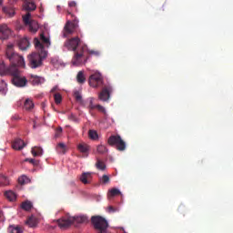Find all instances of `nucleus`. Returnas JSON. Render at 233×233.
Masks as SVG:
<instances>
[{
    "label": "nucleus",
    "instance_id": "nucleus-11",
    "mask_svg": "<svg viewBox=\"0 0 233 233\" xmlns=\"http://www.w3.org/2000/svg\"><path fill=\"white\" fill-rule=\"evenodd\" d=\"M12 35V29L8 27V25L2 24L0 25V39L5 41L8 39Z\"/></svg>",
    "mask_w": 233,
    "mask_h": 233
},
{
    "label": "nucleus",
    "instance_id": "nucleus-36",
    "mask_svg": "<svg viewBox=\"0 0 233 233\" xmlns=\"http://www.w3.org/2000/svg\"><path fill=\"white\" fill-rule=\"evenodd\" d=\"M88 136L89 138H91L93 141H96V139H99V135H97V131L96 130H89Z\"/></svg>",
    "mask_w": 233,
    "mask_h": 233
},
{
    "label": "nucleus",
    "instance_id": "nucleus-23",
    "mask_svg": "<svg viewBox=\"0 0 233 233\" xmlns=\"http://www.w3.org/2000/svg\"><path fill=\"white\" fill-rule=\"evenodd\" d=\"M8 233H23V228L21 226L10 225L7 228Z\"/></svg>",
    "mask_w": 233,
    "mask_h": 233
},
{
    "label": "nucleus",
    "instance_id": "nucleus-40",
    "mask_svg": "<svg viewBox=\"0 0 233 233\" xmlns=\"http://www.w3.org/2000/svg\"><path fill=\"white\" fill-rule=\"evenodd\" d=\"M26 225H28V227L31 228H34L35 227H37V222L34 219V218H30L26 221Z\"/></svg>",
    "mask_w": 233,
    "mask_h": 233
},
{
    "label": "nucleus",
    "instance_id": "nucleus-7",
    "mask_svg": "<svg viewBox=\"0 0 233 233\" xmlns=\"http://www.w3.org/2000/svg\"><path fill=\"white\" fill-rule=\"evenodd\" d=\"M91 223L96 230H99V232H104L108 228V222L101 216L92 217Z\"/></svg>",
    "mask_w": 233,
    "mask_h": 233
},
{
    "label": "nucleus",
    "instance_id": "nucleus-45",
    "mask_svg": "<svg viewBox=\"0 0 233 233\" xmlns=\"http://www.w3.org/2000/svg\"><path fill=\"white\" fill-rule=\"evenodd\" d=\"M96 108H97V110L99 112H102V114H106V109H105V107L101 105H96Z\"/></svg>",
    "mask_w": 233,
    "mask_h": 233
},
{
    "label": "nucleus",
    "instance_id": "nucleus-22",
    "mask_svg": "<svg viewBox=\"0 0 233 233\" xmlns=\"http://www.w3.org/2000/svg\"><path fill=\"white\" fill-rule=\"evenodd\" d=\"M87 54L88 56L85 60V63H86V60L90 59V57H99V56H101V51L96 49H88Z\"/></svg>",
    "mask_w": 233,
    "mask_h": 233
},
{
    "label": "nucleus",
    "instance_id": "nucleus-4",
    "mask_svg": "<svg viewBox=\"0 0 233 233\" xmlns=\"http://www.w3.org/2000/svg\"><path fill=\"white\" fill-rule=\"evenodd\" d=\"M67 15H70L71 19L73 20H67L64 29H63V36L68 37V35H72L74 32H76V28H79V20L76 16V15L71 14L70 11H67Z\"/></svg>",
    "mask_w": 233,
    "mask_h": 233
},
{
    "label": "nucleus",
    "instance_id": "nucleus-20",
    "mask_svg": "<svg viewBox=\"0 0 233 233\" xmlns=\"http://www.w3.org/2000/svg\"><path fill=\"white\" fill-rule=\"evenodd\" d=\"M74 97H75L76 101L77 103H79V105H81V106H86V102H85V100H83V96L81 95V92L75 91L74 92Z\"/></svg>",
    "mask_w": 233,
    "mask_h": 233
},
{
    "label": "nucleus",
    "instance_id": "nucleus-47",
    "mask_svg": "<svg viewBox=\"0 0 233 233\" xmlns=\"http://www.w3.org/2000/svg\"><path fill=\"white\" fill-rule=\"evenodd\" d=\"M116 210L117 209L112 206L107 207V212H109V214H112V212H116Z\"/></svg>",
    "mask_w": 233,
    "mask_h": 233
},
{
    "label": "nucleus",
    "instance_id": "nucleus-15",
    "mask_svg": "<svg viewBox=\"0 0 233 233\" xmlns=\"http://www.w3.org/2000/svg\"><path fill=\"white\" fill-rule=\"evenodd\" d=\"M24 147H26V143L21 138H16L12 144L14 150H23Z\"/></svg>",
    "mask_w": 233,
    "mask_h": 233
},
{
    "label": "nucleus",
    "instance_id": "nucleus-37",
    "mask_svg": "<svg viewBox=\"0 0 233 233\" xmlns=\"http://www.w3.org/2000/svg\"><path fill=\"white\" fill-rule=\"evenodd\" d=\"M30 17H32V14L30 12H27L24 16H23V21L25 25V26L29 24L32 23V20H30Z\"/></svg>",
    "mask_w": 233,
    "mask_h": 233
},
{
    "label": "nucleus",
    "instance_id": "nucleus-28",
    "mask_svg": "<svg viewBox=\"0 0 233 233\" xmlns=\"http://www.w3.org/2000/svg\"><path fill=\"white\" fill-rule=\"evenodd\" d=\"M96 167L97 170H102V171L106 170V164H105V162H103L99 158L96 159Z\"/></svg>",
    "mask_w": 233,
    "mask_h": 233
},
{
    "label": "nucleus",
    "instance_id": "nucleus-3",
    "mask_svg": "<svg viewBox=\"0 0 233 233\" xmlns=\"http://www.w3.org/2000/svg\"><path fill=\"white\" fill-rule=\"evenodd\" d=\"M5 56L11 63L10 66H15V68H17V66H20V68H25V66H26V63H25V57L14 51L13 44L7 45Z\"/></svg>",
    "mask_w": 233,
    "mask_h": 233
},
{
    "label": "nucleus",
    "instance_id": "nucleus-21",
    "mask_svg": "<svg viewBox=\"0 0 233 233\" xmlns=\"http://www.w3.org/2000/svg\"><path fill=\"white\" fill-rule=\"evenodd\" d=\"M26 26H29V32H32V34H35L39 30V24L35 20H32Z\"/></svg>",
    "mask_w": 233,
    "mask_h": 233
},
{
    "label": "nucleus",
    "instance_id": "nucleus-13",
    "mask_svg": "<svg viewBox=\"0 0 233 233\" xmlns=\"http://www.w3.org/2000/svg\"><path fill=\"white\" fill-rule=\"evenodd\" d=\"M23 8L25 10V12H34L37 8V5H35V3L32 0H23Z\"/></svg>",
    "mask_w": 233,
    "mask_h": 233
},
{
    "label": "nucleus",
    "instance_id": "nucleus-18",
    "mask_svg": "<svg viewBox=\"0 0 233 233\" xmlns=\"http://www.w3.org/2000/svg\"><path fill=\"white\" fill-rule=\"evenodd\" d=\"M45 79L43 77L37 76L35 75H31L29 77V83H31L34 86L41 85V83H43Z\"/></svg>",
    "mask_w": 233,
    "mask_h": 233
},
{
    "label": "nucleus",
    "instance_id": "nucleus-33",
    "mask_svg": "<svg viewBox=\"0 0 233 233\" xmlns=\"http://www.w3.org/2000/svg\"><path fill=\"white\" fill-rule=\"evenodd\" d=\"M50 63L56 68H59L61 66V60L59 57H52Z\"/></svg>",
    "mask_w": 233,
    "mask_h": 233
},
{
    "label": "nucleus",
    "instance_id": "nucleus-9",
    "mask_svg": "<svg viewBox=\"0 0 233 233\" xmlns=\"http://www.w3.org/2000/svg\"><path fill=\"white\" fill-rule=\"evenodd\" d=\"M112 86H104L102 91L98 94V99L104 102L108 101V99H110V95L112 94Z\"/></svg>",
    "mask_w": 233,
    "mask_h": 233
},
{
    "label": "nucleus",
    "instance_id": "nucleus-48",
    "mask_svg": "<svg viewBox=\"0 0 233 233\" xmlns=\"http://www.w3.org/2000/svg\"><path fill=\"white\" fill-rule=\"evenodd\" d=\"M68 6H70V8H76L77 6V4L72 1L68 3Z\"/></svg>",
    "mask_w": 233,
    "mask_h": 233
},
{
    "label": "nucleus",
    "instance_id": "nucleus-43",
    "mask_svg": "<svg viewBox=\"0 0 233 233\" xmlns=\"http://www.w3.org/2000/svg\"><path fill=\"white\" fill-rule=\"evenodd\" d=\"M28 178L26 177V176H22V177H20L19 178H18V183L20 184V185H25V183H26V180H27Z\"/></svg>",
    "mask_w": 233,
    "mask_h": 233
},
{
    "label": "nucleus",
    "instance_id": "nucleus-10",
    "mask_svg": "<svg viewBox=\"0 0 233 233\" xmlns=\"http://www.w3.org/2000/svg\"><path fill=\"white\" fill-rule=\"evenodd\" d=\"M72 217H63L60 219L57 220V225L59 228L62 230H66V228H70L72 227Z\"/></svg>",
    "mask_w": 233,
    "mask_h": 233
},
{
    "label": "nucleus",
    "instance_id": "nucleus-50",
    "mask_svg": "<svg viewBox=\"0 0 233 233\" xmlns=\"http://www.w3.org/2000/svg\"><path fill=\"white\" fill-rule=\"evenodd\" d=\"M12 119H13V121H17V119H19V116H17V115L13 116Z\"/></svg>",
    "mask_w": 233,
    "mask_h": 233
},
{
    "label": "nucleus",
    "instance_id": "nucleus-14",
    "mask_svg": "<svg viewBox=\"0 0 233 233\" xmlns=\"http://www.w3.org/2000/svg\"><path fill=\"white\" fill-rule=\"evenodd\" d=\"M79 179L83 185H90L92 183V173L84 172L81 174Z\"/></svg>",
    "mask_w": 233,
    "mask_h": 233
},
{
    "label": "nucleus",
    "instance_id": "nucleus-39",
    "mask_svg": "<svg viewBox=\"0 0 233 233\" xmlns=\"http://www.w3.org/2000/svg\"><path fill=\"white\" fill-rule=\"evenodd\" d=\"M0 94H6V82L0 80Z\"/></svg>",
    "mask_w": 233,
    "mask_h": 233
},
{
    "label": "nucleus",
    "instance_id": "nucleus-41",
    "mask_svg": "<svg viewBox=\"0 0 233 233\" xmlns=\"http://www.w3.org/2000/svg\"><path fill=\"white\" fill-rule=\"evenodd\" d=\"M54 97H55V103L56 105H60L61 101H63V96H61V94L59 93L55 94Z\"/></svg>",
    "mask_w": 233,
    "mask_h": 233
},
{
    "label": "nucleus",
    "instance_id": "nucleus-38",
    "mask_svg": "<svg viewBox=\"0 0 233 233\" xmlns=\"http://www.w3.org/2000/svg\"><path fill=\"white\" fill-rule=\"evenodd\" d=\"M96 151L98 154H106V152H108V148H106L105 146L103 145H99L96 147Z\"/></svg>",
    "mask_w": 233,
    "mask_h": 233
},
{
    "label": "nucleus",
    "instance_id": "nucleus-35",
    "mask_svg": "<svg viewBox=\"0 0 233 233\" xmlns=\"http://www.w3.org/2000/svg\"><path fill=\"white\" fill-rule=\"evenodd\" d=\"M32 207H33L32 202H30L28 200L23 202L21 205V208H23V210H26V211L32 210Z\"/></svg>",
    "mask_w": 233,
    "mask_h": 233
},
{
    "label": "nucleus",
    "instance_id": "nucleus-8",
    "mask_svg": "<svg viewBox=\"0 0 233 233\" xmlns=\"http://www.w3.org/2000/svg\"><path fill=\"white\" fill-rule=\"evenodd\" d=\"M103 76L100 73H95L89 76V85L93 88L103 86Z\"/></svg>",
    "mask_w": 233,
    "mask_h": 233
},
{
    "label": "nucleus",
    "instance_id": "nucleus-24",
    "mask_svg": "<svg viewBox=\"0 0 233 233\" xmlns=\"http://www.w3.org/2000/svg\"><path fill=\"white\" fill-rule=\"evenodd\" d=\"M56 150L58 152V154H66V150H68V147H66V145L63 142H60L56 145Z\"/></svg>",
    "mask_w": 233,
    "mask_h": 233
},
{
    "label": "nucleus",
    "instance_id": "nucleus-19",
    "mask_svg": "<svg viewBox=\"0 0 233 233\" xmlns=\"http://www.w3.org/2000/svg\"><path fill=\"white\" fill-rule=\"evenodd\" d=\"M18 46H19L20 50H26V48H28V46H30V41H28V38H26V37L21 38L18 41Z\"/></svg>",
    "mask_w": 233,
    "mask_h": 233
},
{
    "label": "nucleus",
    "instance_id": "nucleus-51",
    "mask_svg": "<svg viewBox=\"0 0 233 233\" xmlns=\"http://www.w3.org/2000/svg\"><path fill=\"white\" fill-rule=\"evenodd\" d=\"M3 5V0H0V5Z\"/></svg>",
    "mask_w": 233,
    "mask_h": 233
},
{
    "label": "nucleus",
    "instance_id": "nucleus-1",
    "mask_svg": "<svg viewBox=\"0 0 233 233\" xmlns=\"http://www.w3.org/2000/svg\"><path fill=\"white\" fill-rule=\"evenodd\" d=\"M34 45L38 52L28 56L29 66L30 68H39L43 65V61L48 57V51L43 48V44L37 37L34 39Z\"/></svg>",
    "mask_w": 233,
    "mask_h": 233
},
{
    "label": "nucleus",
    "instance_id": "nucleus-44",
    "mask_svg": "<svg viewBox=\"0 0 233 233\" xmlns=\"http://www.w3.org/2000/svg\"><path fill=\"white\" fill-rule=\"evenodd\" d=\"M61 134H63V128L62 127L56 128L55 133V137H60Z\"/></svg>",
    "mask_w": 233,
    "mask_h": 233
},
{
    "label": "nucleus",
    "instance_id": "nucleus-26",
    "mask_svg": "<svg viewBox=\"0 0 233 233\" xmlns=\"http://www.w3.org/2000/svg\"><path fill=\"white\" fill-rule=\"evenodd\" d=\"M34 101L30 98L25 99L24 103V108L27 111L33 110L34 108Z\"/></svg>",
    "mask_w": 233,
    "mask_h": 233
},
{
    "label": "nucleus",
    "instance_id": "nucleus-49",
    "mask_svg": "<svg viewBox=\"0 0 233 233\" xmlns=\"http://www.w3.org/2000/svg\"><path fill=\"white\" fill-rule=\"evenodd\" d=\"M25 161H28L29 163L33 164L35 163V160L33 158H26Z\"/></svg>",
    "mask_w": 233,
    "mask_h": 233
},
{
    "label": "nucleus",
    "instance_id": "nucleus-6",
    "mask_svg": "<svg viewBox=\"0 0 233 233\" xmlns=\"http://www.w3.org/2000/svg\"><path fill=\"white\" fill-rule=\"evenodd\" d=\"M107 144L110 147H116V150H119V152H123L127 148V144L123 139H121V136L119 135H113L109 137Z\"/></svg>",
    "mask_w": 233,
    "mask_h": 233
},
{
    "label": "nucleus",
    "instance_id": "nucleus-5",
    "mask_svg": "<svg viewBox=\"0 0 233 233\" xmlns=\"http://www.w3.org/2000/svg\"><path fill=\"white\" fill-rule=\"evenodd\" d=\"M12 76V84L15 86H17V88H24V86H26L28 85V79L26 76H23V73L19 71L17 67H15L13 69V72L10 75Z\"/></svg>",
    "mask_w": 233,
    "mask_h": 233
},
{
    "label": "nucleus",
    "instance_id": "nucleus-31",
    "mask_svg": "<svg viewBox=\"0 0 233 233\" xmlns=\"http://www.w3.org/2000/svg\"><path fill=\"white\" fill-rule=\"evenodd\" d=\"M5 196L9 201H15V199H17V195H15L14 191H6Z\"/></svg>",
    "mask_w": 233,
    "mask_h": 233
},
{
    "label": "nucleus",
    "instance_id": "nucleus-2",
    "mask_svg": "<svg viewBox=\"0 0 233 233\" xmlns=\"http://www.w3.org/2000/svg\"><path fill=\"white\" fill-rule=\"evenodd\" d=\"M79 43H81V39L77 36L68 39L65 42L64 46L67 48V50H72L75 52L74 56V65H81V57H83V54L85 52V48L81 47L77 50V46H79Z\"/></svg>",
    "mask_w": 233,
    "mask_h": 233
},
{
    "label": "nucleus",
    "instance_id": "nucleus-17",
    "mask_svg": "<svg viewBox=\"0 0 233 233\" xmlns=\"http://www.w3.org/2000/svg\"><path fill=\"white\" fill-rule=\"evenodd\" d=\"M73 225H81L82 223H86L88 221V218H86V216H76V217H71Z\"/></svg>",
    "mask_w": 233,
    "mask_h": 233
},
{
    "label": "nucleus",
    "instance_id": "nucleus-25",
    "mask_svg": "<svg viewBox=\"0 0 233 233\" xmlns=\"http://www.w3.org/2000/svg\"><path fill=\"white\" fill-rule=\"evenodd\" d=\"M77 149L79 150V152H81V154H88V151L90 150V146L85 143L78 144Z\"/></svg>",
    "mask_w": 233,
    "mask_h": 233
},
{
    "label": "nucleus",
    "instance_id": "nucleus-12",
    "mask_svg": "<svg viewBox=\"0 0 233 233\" xmlns=\"http://www.w3.org/2000/svg\"><path fill=\"white\" fill-rule=\"evenodd\" d=\"M15 66H6L4 61L0 62V76H11Z\"/></svg>",
    "mask_w": 233,
    "mask_h": 233
},
{
    "label": "nucleus",
    "instance_id": "nucleus-27",
    "mask_svg": "<svg viewBox=\"0 0 233 233\" xmlns=\"http://www.w3.org/2000/svg\"><path fill=\"white\" fill-rule=\"evenodd\" d=\"M3 12L8 16V17H14L15 15V10L12 7H3Z\"/></svg>",
    "mask_w": 233,
    "mask_h": 233
},
{
    "label": "nucleus",
    "instance_id": "nucleus-46",
    "mask_svg": "<svg viewBox=\"0 0 233 233\" xmlns=\"http://www.w3.org/2000/svg\"><path fill=\"white\" fill-rule=\"evenodd\" d=\"M96 105H94V98L89 99V108L90 110H94L96 108Z\"/></svg>",
    "mask_w": 233,
    "mask_h": 233
},
{
    "label": "nucleus",
    "instance_id": "nucleus-16",
    "mask_svg": "<svg viewBox=\"0 0 233 233\" xmlns=\"http://www.w3.org/2000/svg\"><path fill=\"white\" fill-rule=\"evenodd\" d=\"M41 43V45H43V48H50V36L49 35H46L45 33H41L40 34V39H38Z\"/></svg>",
    "mask_w": 233,
    "mask_h": 233
},
{
    "label": "nucleus",
    "instance_id": "nucleus-34",
    "mask_svg": "<svg viewBox=\"0 0 233 233\" xmlns=\"http://www.w3.org/2000/svg\"><path fill=\"white\" fill-rule=\"evenodd\" d=\"M76 81L80 84L85 83L86 81V78L85 77V73L83 71H79L77 76H76Z\"/></svg>",
    "mask_w": 233,
    "mask_h": 233
},
{
    "label": "nucleus",
    "instance_id": "nucleus-32",
    "mask_svg": "<svg viewBox=\"0 0 233 233\" xmlns=\"http://www.w3.org/2000/svg\"><path fill=\"white\" fill-rule=\"evenodd\" d=\"M0 185L1 187H7L10 185V180L5 175H0Z\"/></svg>",
    "mask_w": 233,
    "mask_h": 233
},
{
    "label": "nucleus",
    "instance_id": "nucleus-42",
    "mask_svg": "<svg viewBox=\"0 0 233 233\" xmlns=\"http://www.w3.org/2000/svg\"><path fill=\"white\" fill-rule=\"evenodd\" d=\"M100 181L103 183V185H106V183H110V177L108 175H104L102 176Z\"/></svg>",
    "mask_w": 233,
    "mask_h": 233
},
{
    "label": "nucleus",
    "instance_id": "nucleus-30",
    "mask_svg": "<svg viewBox=\"0 0 233 233\" xmlns=\"http://www.w3.org/2000/svg\"><path fill=\"white\" fill-rule=\"evenodd\" d=\"M121 194V191L119 189L114 187L108 190L107 198H115V196H119Z\"/></svg>",
    "mask_w": 233,
    "mask_h": 233
},
{
    "label": "nucleus",
    "instance_id": "nucleus-29",
    "mask_svg": "<svg viewBox=\"0 0 233 233\" xmlns=\"http://www.w3.org/2000/svg\"><path fill=\"white\" fill-rule=\"evenodd\" d=\"M31 152L34 157H37V156H43V148L38 147H33Z\"/></svg>",
    "mask_w": 233,
    "mask_h": 233
}]
</instances>
